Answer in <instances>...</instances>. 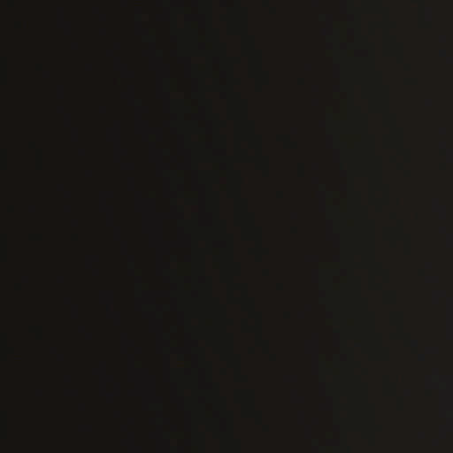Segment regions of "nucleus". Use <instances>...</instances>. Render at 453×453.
I'll list each match as a JSON object with an SVG mask.
<instances>
[{
  "mask_svg": "<svg viewBox=\"0 0 453 453\" xmlns=\"http://www.w3.org/2000/svg\"><path fill=\"white\" fill-rule=\"evenodd\" d=\"M35 22L29 18H19L15 21V32L19 42V61L21 96L26 102L28 85L29 65L33 58V42Z\"/></svg>",
  "mask_w": 453,
  "mask_h": 453,
  "instance_id": "f257e3e1",
  "label": "nucleus"
},
{
  "mask_svg": "<svg viewBox=\"0 0 453 453\" xmlns=\"http://www.w3.org/2000/svg\"><path fill=\"white\" fill-rule=\"evenodd\" d=\"M31 285L30 274L27 271L26 260H21V280L19 283V290L21 294L26 295Z\"/></svg>",
  "mask_w": 453,
  "mask_h": 453,
  "instance_id": "f03ea898",
  "label": "nucleus"
},
{
  "mask_svg": "<svg viewBox=\"0 0 453 453\" xmlns=\"http://www.w3.org/2000/svg\"><path fill=\"white\" fill-rule=\"evenodd\" d=\"M21 192H23V198H27V182L25 181V179H23V182H21Z\"/></svg>",
  "mask_w": 453,
  "mask_h": 453,
  "instance_id": "7ed1b4c3",
  "label": "nucleus"
},
{
  "mask_svg": "<svg viewBox=\"0 0 453 453\" xmlns=\"http://www.w3.org/2000/svg\"><path fill=\"white\" fill-rule=\"evenodd\" d=\"M21 453H30L29 450L26 447L25 440H23V449H21Z\"/></svg>",
  "mask_w": 453,
  "mask_h": 453,
  "instance_id": "20e7f679",
  "label": "nucleus"
},
{
  "mask_svg": "<svg viewBox=\"0 0 453 453\" xmlns=\"http://www.w3.org/2000/svg\"><path fill=\"white\" fill-rule=\"evenodd\" d=\"M21 113H23V121H27V119H25V115L27 114V111H21Z\"/></svg>",
  "mask_w": 453,
  "mask_h": 453,
  "instance_id": "39448f33",
  "label": "nucleus"
},
{
  "mask_svg": "<svg viewBox=\"0 0 453 453\" xmlns=\"http://www.w3.org/2000/svg\"><path fill=\"white\" fill-rule=\"evenodd\" d=\"M21 378H23V385H25V383H26V380H25L26 373L24 372H23V376H21Z\"/></svg>",
  "mask_w": 453,
  "mask_h": 453,
  "instance_id": "423d86ee",
  "label": "nucleus"
},
{
  "mask_svg": "<svg viewBox=\"0 0 453 453\" xmlns=\"http://www.w3.org/2000/svg\"><path fill=\"white\" fill-rule=\"evenodd\" d=\"M29 210H30V211H33V212H34V211H35V207H34V205H29Z\"/></svg>",
  "mask_w": 453,
  "mask_h": 453,
  "instance_id": "0eeeda50",
  "label": "nucleus"
},
{
  "mask_svg": "<svg viewBox=\"0 0 453 453\" xmlns=\"http://www.w3.org/2000/svg\"><path fill=\"white\" fill-rule=\"evenodd\" d=\"M29 145H30V147L34 148V147H35V143H34V142L29 141Z\"/></svg>",
  "mask_w": 453,
  "mask_h": 453,
  "instance_id": "6e6552de",
  "label": "nucleus"
}]
</instances>
